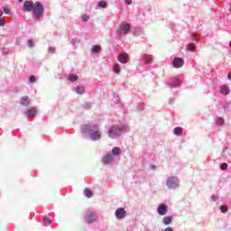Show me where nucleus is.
<instances>
[{"label": "nucleus", "instance_id": "obj_25", "mask_svg": "<svg viewBox=\"0 0 231 231\" xmlns=\"http://www.w3.org/2000/svg\"><path fill=\"white\" fill-rule=\"evenodd\" d=\"M121 68H120V64L118 63H115L113 66V71H115L116 73H120L121 71Z\"/></svg>", "mask_w": 231, "mask_h": 231}, {"label": "nucleus", "instance_id": "obj_19", "mask_svg": "<svg viewBox=\"0 0 231 231\" xmlns=\"http://www.w3.org/2000/svg\"><path fill=\"white\" fill-rule=\"evenodd\" d=\"M85 91H86V88H84V86H78L76 88V93L78 95H84Z\"/></svg>", "mask_w": 231, "mask_h": 231}, {"label": "nucleus", "instance_id": "obj_11", "mask_svg": "<svg viewBox=\"0 0 231 231\" xmlns=\"http://www.w3.org/2000/svg\"><path fill=\"white\" fill-rule=\"evenodd\" d=\"M184 78L182 75H178L174 77V88H180L183 84Z\"/></svg>", "mask_w": 231, "mask_h": 231}, {"label": "nucleus", "instance_id": "obj_14", "mask_svg": "<svg viewBox=\"0 0 231 231\" xmlns=\"http://www.w3.org/2000/svg\"><path fill=\"white\" fill-rule=\"evenodd\" d=\"M26 116H35L37 115V108L31 107L30 109L25 111Z\"/></svg>", "mask_w": 231, "mask_h": 231}, {"label": "nucleus", "instance_id": "obj_31", "mask_svg": "<svg viewBox=\"0 0 231 231\" xmlns=\"http://www.w3.org/2000/svg\"><path fill=\"white\" fill-rule=\"evenodd\" d=\"M43 223H47L48 225H51V218L48 217H43Z\"/></svg>", "mask_w": 231, "mask_h": 231}, {"label": "nucleus", "instance_id": "obj_22", "mask_svg": "<svg viewBox=\"0 0 231 231\" xmlns=\"http://www.w3.org/2000/svg\"><path fill=\"white\" fill-rule=\"evenodd\" d=\"M69 82H77V80H79V76L75 74H70L69 75Z\"/></svg>", "mask_w": 231, "mask_h": 231}, {"label": "nucleus", "instance_id": "obj_6", "mask_svg": "<svg viewBox=\"0 0 231 231\" xmlns=\"http://www.w3.org/2000/svg\"><path fill=\"white\" fill-rule=\"evenodd\" d=\"M115 216L116 219H124L125 218V216H127V211H125V208H119L116 210Z\"/></svg>", "mask_w": 231, "mask_h": 231}, {"label": "nucleus", "instance_id": "obj_37", "mask_svg": "<svg viewBox=\"0 0 231 231\" xmlns=\"http://www.w3.org/2000/svg\"><path fill=\"white\" fill-rule=\"evenodd\" d=\"M175 169H177V171H180V169H181V164L175 162Z\"/></svg>", "mask_w": 231, "mask_h": 231}, {"label": "nucleus", "instance_id": "obj_5", "mask_svg": "<svg viewBox=\"0 0 231 231\" xmlns=\"http://www.w3.org/2000/svg\"><path fill=\"white\" fill-rule=\"evenodd\" d=\"M122 134V130L118 126H112L108 131L109 138H118Z\"/></svg>", "mask_w": 231, "mask_h": 231}, {"label": "nucleus", "instance_id": "obj_29", "mask_svg": "<svg viewBox=\"0 0 231 231\" xmlns=\"http://www.w3.org/2000/svg\"><path fill=\"white\" fill-rule=\"evenodd\" d=\"M176 189H180V180L174 177V190H176Z\"/></svg>", "mask_w": 231, "mask_h": 231}, {"label": "nucleus", "instance_id": "obj_24", "mask_svg": "<svg viewBox=\"0 0 231 231\" xmlns=\"http://www.w3.org/2000/svg\"><path fill=\"white\" fill-rule=\"evenodd\" d=\"M163 223L164 225H171L172 223V217H164Z\"/></svg>", "mask_w": 231, "mask_h": 231}, {"label": "nucleus", "instance_id": "obj_10", "mask_svg": "<svg viewBox=\"0 0 231 231\" xmlns=\"http://www.w3.org/2000/svg\"><path fill=\"white\" fill-rule=\"evenodd\" d=\"M167 205L165 204H160L157 208L159 216H165V214H167Z\"/></svg>", "mask_w": 231, "mask_h": 231}, {"label": "nucleus", "instance_id": "obj_35", "mask_svg": "<svg viewBox=\"0 0 231 231\" xmlns=\"http://www.w3.org/2000/svg\"><path fill=\"white\" fill-rule=\"evenodd\" d=\"M48 51L49 53H55V47H49Z\"/></svg>", "mask_w": 231, "mask_h": 231}, {"label": "nucleus", "instance_id": "obj_23", "mask_svg": "<svg viewBox=\"0 0 231 231\" xmlns=\"http://www.w3.org/2000/svg\"><path fill=\"white\" fill-rule=\"evenodd\" d=\"M219 210L222 214H226V212H228V206L226 205H221L219 207Z\"/></svg>", "mask_w": 231, "mask_h": 231}, {"label": "nucleus", "instance_id": "obj_9", "mask_svg": "<svg viewBox=\"0 0 231 231\" xmlns=\"http://www.w3.org/2000/svg\"><path fill=\"white\" fill-rule=\"evenodd\" d=\"M85 219L87 223H95V221H97V214L94 212H88L85 216Z\"/></svg>", "mask_w": 231, "mask_h": 231}, {"label": "nucleus", "instance_id": "obj_13", "mask_svg": "<svg viewBox=\"0 0 231 231\" xmlns=\"http://www.w3.org/2000/svg\"><path fill=\"white\" fill-rule=\"evenodd\" d=\"M184 131H185V129H183V127H181V126H175L174 127L175 136H183Z\"/></svg>", "mask_w": 231, "mask_h": 231}, {"label": "nucleus", "instance_id": "obj_47", "mask_svg": "<svg viewBox=\"0 0 231 231\" xmlns=\"http://www.w3.org/2000/svg\"><path fill=\"white\" fill-rule=\"evenodd\" d=\"M172 66H174V61H172Z\"/></svg>", "mask_w": 231, "mask_h": 231}, {"label": "nucleus", "instance_id": "obj_18", "mask_svg": "<svg viewBox=\"0 0 231 231\" xmlns=\"http://www.w3.org/2000/svg\"><path fill=\"white\" fill-rule=\"evenodd\" d=\"M221 106H222L221 107H222V109H224L225 113H228V111H230V102L226 101Z\"/></svg>", "mask_w": 231, "mask_h": 231}, {"label": "nucleus", "instance_id": "obj_15", "mask_svg": "<svg viewBox=\"0 0 231 231\" xmlns=\"http://www.w3.org/2000/svg\"><path fill=\"white\" fill-rule=\"evenodd\" d=\"M215 124L218 127H221L222 125H225V118H223L221 116L215 117Z\"/></svg>", "mask_w": 231, "mask_h": 231}, {"label": "nucleus", "instance_id": "obj_8", "mask_svg": "<svg viewBox=\"0 0 231 231\" xmlns=\"http://www.w3.org/2000/svg\"><path fill=\"white\" fill-rule=\"evenodd\" d=\"M185 66V60L180 57H175L174 58V68L176 69H180V68H183Z\"/></svg>", "mask_w": 231, "mask_h": 231}, {"label": "nucleus", "instance_id": "obj_21", "mask_svg": "<svg viewBox=\"0 0 231 231\" xmlns=\"http://www.w3.org/2000/svg\"><path fill=\"white\" fill-rule=\"evenodd\" d=\"M122 150L120 149V147H115L112 150V154H114L115 156H118L119 154H121Z\"/></svg>", "mask_w": 231, "mask_h": 231}, {"label": "nucleus", "instance_id": "obj_49", "mask_svg": "<svg viewBox=\"0 0 231 231\" xmlns=\"http://www.w3.org/2000/svg\"><path fill=\"white\" fill-rule=\"evenodd\" d=\"M226 148H224L223 151H225Z\"/></svg>", "mask_w": 231, "mask_h": 231}, {"label": "nucleus", "instance_id": "obj_36", "mask_svg": "<svg viewBox=\"0 0 231 231\" xmlns=\"http://www.w3.org/2000/svg\"><path fill=\"white\" fill-rule=\"evenodd\" d=\"M27 44H28L29 48H32L33 41L32 40H28Z\"/></svg>", "mask_w": 231, "mask_h": 231}, {"label": "nucleus", "instance_id": "obj_12", "mask_svg": "<svg viewBox=\"0 0 231 231\" xmlns=\"http://www.w3.org/2000/svg\"><path fill=\"white\" fill-rule=\"evenodd\" d=\"M219 91L221 95H224L225 97H226V95H230V88L226 85L220 86Z\"/></svg>", "mask_w": 231, "mask_h": 231}, {"label": "nucleus", "instance_id": "obj_16", "mask_svg": "<svg viewBox=\"0 0 231 231\" xmlns=\"http://www.w3.org/2000/svg\"><path fill=\"white\" fill-rule=\"evenodd\" d=\"M21 105L28 107L30 106V97L28 96H24L21 98Z\"/></svg>", "mask_w": 231, "mask_h": 231}, {"label": "nucleus", "instance_id": "obj_48", "mask_svg": "<svg viewBox=\"0 0 231 231\" xmlns=\"http://www.w3.org/2000/svg\"><path fill=\"white\" fill-rule=\"evenodd\" d=\"M229 45L231 46V41H230V43H229Z\"/></svg>", "mask_w": 231, "mask_h": 231}, {"label": "nucleus", "instance_id": "obj_39", "mask_svg": "<svg viewBox=\"0 0 231 231\" xmlns=\"http://www.w3.org/2000/svg\"><path fill=\"white\" fill-rule=\"evenodd\" d=\"M29 80H30V82H32V83L35 82V76H31V77L29 78Z\"/></svg>", "mask_w": 231, "mask_h": 231}, {"label": "nucleus", "instance_id": "obj_42", "mask_svg": "<svg viewBox=\"0 0 231 231\" xmlns=\"http://www.w3.org/2000/svg\"><path fill=\"white\" fill-rule=\"evenodd\" d=\"M227 79H228V80H231V72H229V73L227 74Z\"/></svg>", "mask_w": 231, "mask_h": 231}, {"label": "nucleus", "instance_id": "obj_32", "mask_svg": "<svg viewBox=\"0 0 231 231\" xmlns=\"http://www.w3.org/2000/svg\"><path fill=\"white\" fill-rule=\"evenodd\" d=\"M167 185L170 189H172V187L174 186V181H172V179L168 180Z\"/></svg>", "mask_w": 231, "mask_h": 231}, {"label": "nucleus", "instance_id": "obj_2", "mask_svg": "<svg viewBox=\"0 0 231 231\" xmlns=\"http://www.w3.org/2000/svg\"><path fill=\"white\" fill-rule=\"evenodd\" d=\"M81 131L84 134L89 133L90 140L93 142H97L102 138V133L100 132V129H98V125H84L81 127Z\"/></svg>", "mask_w": 231, "mask_h": 231}, {"label": "nucleus", "instance_id": "obj_17", "mask_svg": "<svg viewBox=\"0 0 231 231\" xmlns=\"http://www.w3.org/2000/svg\"><path fill=\"white\" fill-rule=\"evenodd\" d=\"M113 160H114L113 155L107 154L103 158V163H105V165H107L108 163H111Z\"/></svg>", "mask_w": 231, "mask_h": 231}, {"label": "nucleus", "instance_id": "obj_44", "mask_svg": "<svg viewBox=\"0 0 231 231\" xmlns=\"http://www.w3.org/2000/svg\"><path fill=\"white\" fill-rule=\"evenodd\" d=\"M0 17H3V10L0 9Z\"/></svg>", "mask_w": 231, "mask_h": 231}, {"label": "nucleus", "instance_id": "obj_46", "mask_svg": "<svg viewBox=\"0 0 231 231\" xmlns=\"http://www.w3.org/2000/svg\"><path fill=\"white\" fill-rule=\"evenodd\" d=\"M23 0H18V3H23Z\"/></svg>", "mask_w": 231, "mask_h": 231}, {"label": "nucleus", "instance_id": "obj_7", "mask_svg": "<svg viewBox=\"0 0 231 231\" xmlns=\"http://www.w3.org/2000/svg\"><path fill=\"white\" fill-rule=\"evenodd\" d=\"M117 60L121 62V64H127V62H129V55L127 52H121L117 57Z\"/></svg>", "mask_w": 231, "mask_h": 231}, {"label": "nucleus", "instance_id": "obj_41", "mask_svg": "<svg viewBox=\"0 0 231 231\" xmlns=\"http://www.w3.org/2000/svg\"><path fill=\"white\" fill-rule=\"evenodd\" d=\"M0 26H5V20L0 18Z\"/></svg>", "mask_w": 231, "mask_h": 231}, {"label": "nucleus", "instance_id": "obj_28", "mask_svg": "<svg viewBox=\"0 0 231 231\" xmlns=\"http://www.w3.org/2000/svg\"><path fill=\"white\" fill-rule=\"evenodd\" d=\"M144 61L146 62V64H151V62H152V58L149 55H145Z\"/></svg>", "mask_w": 231, "mask_h": 231}, {"label": "nucleus", "instance_id": "obj_34", "mask_svg": "<svg viewBox=\"0 0 231 231\" xmlns=\"http://www.w3.org/2000/svg\"><path fill=\"white\" fill-rule=\"evenodd\" d=\"M82 21H84L85 23L88 22V21H89V16H88V14H84V15L82 16Z\"/></svg>", "mask_w": 231, "mask_h": 231}, {"label": "nucleus", "instance_id": "obj_3", "mask_svg": "<svg viewBox=\"0 0 231 231\" xmlns=\"http://www.w3.org/2000/svg\"><path fill=\"white\" fill-rule=\"evenodd\" d=\"M200 40H201V35H199V33H196V32L192 33L191 34L192 42H189L186 45L188 51H196L198 48L196 42H199Z\"/></svg>", "mask_w": 231, "mask_h": 231}, {"label": "nucleus", "instance_id": "obj_45", "mask_svg": "<svg viewBox=\"0 0 231 231\" xmlns=\"http://www.w3.org/2000/svg\"><path fill=\"white\" fill-rule=\"evenodd\" d=\"M151 167H152V169H153V171L156 169L155 165H152Z\"/></svg>", "mask_w": 231, "mask_h": 231}, {"label": "nucleus", "instance_id": "obj_20", "mask_svg": "<svg viewBox=\"0 0 231 231\" xmlns=\"http://www.w3.org/2000/svg\"><path fill=\"white\" fill-rule=\"evenodd\" d=\"M91 51L92 53H100V51H102V47H100V45H94Z\"/></svg>", "mask_w": 231, "mask_h": 231}, {"label": "nucleus", "instance_id": "obj_26", "mask_svg": "<svg viewBox=\"0 0 231 231\" xmlns=\"http://www.w3.org/2000/svg\"><path fill=\"white\" fill-rule=\"evenodd\" d=\"M84 195L87 197V198H93V192L91 190H89V189H86L84 190Z\"/></svg>", "mask_w": 231, "mask_h": 231}, {"label": "nucleus", "instance_id": "obj_27", "mask_svg": "<svg viewBox=\"0 0 231 231\" xmlns=\"http://www.w3.org/2000/svg\"><path fill=\"white\" fill-rule=\"evenodd\" d=\"M98 6H100V8H106L107 6V2L101 0L98 2Z\"/></svg>", "mask_w": 231, "mask_h": 231}, {"label": "nucleus", "instance_id": "obj_33", "mask_svg": "<svg viewBox=\"0 0 231 231\" xmlns=\"http://www.w3.org/2000/svg\"><path fill=\"white\" fill-rule=\"evenodd\" d=\"M218 199H219V197H217V196H216V195H212V196H211V201L216 202V201H217Z\"/></svg>", "mask_w": 231, "mask_h": 231}, {"label": "nucleus", "instance_id": "obj_1", "mask_svg": "<svg viewBox=\"0 0 231 231\" xmlns=\"http://www.w3.org/2000/svg\"><path fill=\"white\" fill-rule=\"evenodd\" d=\"M23 10V12H32L37 17H41L44 14V7L41 2L25 1Z\"/></svg>", "mask_w": 231, "mask_h": 231}, {"label": "nucleus", "instance_id": "obj_4", "mask_svg": "<svg viewBox=\"0 0 231 231\" xmlns=\"http://www.w3.org/2000/svg\"><path fill=\"white\" fill-rule=\"evenodd\" d=\"M129 32H131V24L123 22L121 24H119V28L116 31V33L119 37H122V35H127Z\"/></svg>", "mask_w": 231, "mask_h": 231}, {"label": "nucleus", "instance_id": "obj_30", "mask_svg": "<svg viewBox=\"0 0 231 231\" xmlns=\"http://www.w3.org/2000/svg\"><path fill=\"white\" fill-rule=\"evenodd\" d=\"M221 171H226L228 169V164L226 162L220 163Z\"/></svg>", "mask_w": 231, "mask_h": 231}, {"label": "nucleus", "instance_id": "obj_38", "mask_svg": "<svg viewBox=\"0 0 231 231\" xmlns=\"http://www.w3.org/2000/svg\"><path fill=\"white\" fill-rule=\"evenodd\" d=\"M4 12L7 14V15L10 14V9L8 7H4Z\"/></svg>", "mask_w": 231, "mask_h": 231}, {"label": "nucleus", "instance_id": "obj_43", "mask_svg": "<svg viewBox=\"0 0 231 231\" xmlns=\"http://www.w3.org/2000/svg\"><path fill=\"white\" fill-rule=\"evenodd\" d=\"M165 231H173V230H172V228H171V227H167V228L165 229Z\"/></svg>", "mask_w": 231, "mask_h": 231}, {"label": "nucleus", "instance_id": "obj_40", "mask_svg": "<svg viewBox=\"0 0 231 231\" xmlns=\"http://www.w3.org/2000/svg\"><path fill=\"white\" fill-rule=\"evenodd\" d=\"M125 3L126 5H133V0H125Z\"/></svg>", "mask_w": 231, "mask_h": 231}]
</instances>
